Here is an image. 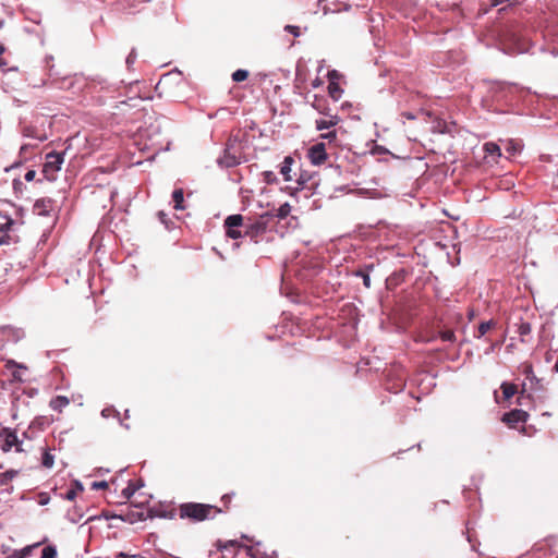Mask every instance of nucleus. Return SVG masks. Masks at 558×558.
Instances as JSON below:
<instances>
[{
    "mask_svg": "<svg viewBox=\"0 0 558 558\" xmlns=\"http://www.w3.org/2000/svg\"><path fill=\"white\" fill-rule=\"evenodd\" d=\"M222 512L221 509L216 506L186 502L179 507V515L181 519H189L193 522L204 521L209 518H214L217 513Z\"/></svg>",
    "mask_w": 558,
    "mask_h": 558,
    "instance_id": "1",
    "label": "nucleus"
},
{
    "mask_svg": "<svg viewBox=\"0 0 558 558\" xmlns=\"http://www.w3.org/2000/svg\"><path fill=\"white\" fill-rule=\"evenodd\" d=\"M279 217V214H265L262 215L256 221L252 222L251 220H244V235H247L252 239L258 236L259 234L276 230L278 221L276 218Z\"/></svg>",
    "mask_w": 558,
    "mask_h": 558,
    "instance_id": "2",
    "label": "nucleus"
},
{
    "mask_svg": "<svg viewBox=\"0 0 558 558\" xmlns=\"http://www.w3.org/2000/svg\"><path fill=\"white\" fill-rule=\"evenodd\" d=\"M241 143L242 142L235 141L227 142L225 155L222 158V162L227 168L240 165L243 160H245V155Z\"/></svg>",
    "mask_w": 558,
    "mask_h": 558,
    "instance_id": "3",
    "label": "nucleus"
},
{
    "mask_svg": "<svg viewBox=\"0 0 558 558\" xmlns=\"http://www.w3.org/2000/svg\"><path fill=\"white\" fill-rule=\"evenodd\" d=\"M223 227L227 236L231 239H239L244 236V217L242 215H231L225 219Z\"/></svg>",
    "mask_w": 558,
    "mask_h": 558,
    "instance_id": "4",
    "label": "nucleus"
},
{
    "mask_svg": "<svg viewBox=\"0 0 558 558\" xmlns=\"http://www.w3.org/2000/svg\"><path fill=\"white\" fill-rule=\"evenodd\" d=\"M487 93L493 100H502L507 98V93L515 86L514 83L502 82V81H484Z\"/></svg>",
    "mask_w": 558,
    "mask_h": 558,
    "instance_id": "5",
    "label": "nucleus"
},
{
    "mask_svg": "<svg viewBox=\"0 0 558 558\" xmlns=\"http://www.w3.org/2000/svg\"><path fill=\"white\" fill-rule=\"evenodd\" d=\"M0 439L2 441L1 449L4 452L10 451L12 448L15 449L16 452H23L22 441L19 440L15 430L9 427L0 428Z\"/></svg>",
    "mask_w": 558,
    "mask_h": 558,
    "instance_id": "6",
    "label": "nucleus"
},
{
    "mask_svg": "<svg viewBox=\"0 0 558 558\" xmlns=\"http://www.w3.org/2000/svg\"><path fill=\"white\" fill-rule=\"evenodd\" d=\"M63 160V154L57 151L48 153L46 155V162L43 169L45 177L49 180H52L54 173L61 169Z\"/></svg>",
    "mask_w": 558,
    "mask_h": 558,
    "instance_id": "7",
    "label": "nucleus"
},
{
    "mask_svg": "<svg viewBox=\"0 0 558 558\" xmlns=\"http://www.w3.org/2000/svg\"><path fill=\"white\" fill-rule=\"evenodd\" d=\"M307 158L313 166L323 165L328 159L326 144L324 142H317L311 146L307 150Z\"/></svg>",
    "mask_w": 558,
    "mask_h": 558,
    "instance_id": "8",
    "label": "nucleus"
},
{
    "mask_svg": "<svg viewBox=\"0 0 558 558\" xmlns=\"http://www.w3.org/2000/svg\"><path fill=\"white\" fill-rule=\"evenodd\" d=\"M298 171H294V185L289 184L284 187H281V192L286 191L291 196H294L296 192L304 189L305 184L312 179V175L307 171H302L300 167H298Z\"/></svg>",
    "mask_w": 558,
    "mask_h": 558,
    "instance_id": "9",
    "label": "nucleus"
},
{
    "mask_svg": "<svg viewBox=\"0 0 558 558\" xmlns=\"http://www.w3.org/2000/svg\"><path fill=\"white\" fill-rule=\"evenodd\" d=\"M529 418V413L523 411V410H519V409H514V410H511L507 413H505L502 415V422L508 424L510 427H514L517 424L519 423H525Z\"/></svg>",
    "mask_w": 558,
    "mask_h": 558,
    "instance_id": "10",
    "label": "nucleus"
},
{
    "mask_svg": "<svg viewBox=\"0 0 558 558\" xmlns=\"http://www.w3.org/2000/svg\"><path fill=\"white\" fill-rule=\"evenodd\" d=\"M525 381L523 384L524 389L529 387L530 390H543L542 379L537 378L533 372L532 365H527L524 368Z\"/></svg>",
    "mask_w": 558,
    "mask_h": 558,
    "instance_id": "11",
    "label": "nucleus"
},
{
    "mask_svg": "<svg viewBox=\"0 0 558 558\" xmlns=\"http://www.w3.org/2000/svg\"><path fill=\"white\" fill-rule=\"evenodd\" d=\"M53 210V201L49 197L37 199L34 204V213L38 216H49Z\"/></svg>",
    "mask_w": 558,
    "mask_h": 558,
    "instance_id": "12",
    "label": "nucleus"
},
{
    "mask_svg": "<svg viewBox=\"0 0 558 558\" xmlns=\"http://www.w3.org/2000/svg\"><path fill=\"white\" fill-rule=\"evenodd\" d=\"M296 165V161L290 157V156H287L284 157L283 159V162L281 165V175L283 177V180L286 182H293L294 183V180H295V177H294V171L292 166Z\"/></svg>",
    "mask_w": 558,
    "mask_h": 558,
    "instance_id": "13",
    "label": "nucleus"
},
{
    "mask_svg": "<svg viewBox=\"0 0 558 558\" xmlns=\"http://www.w3.org/2000/svg\"><path fill=\"white\" fill-rule=\"evenodd\" d=\"M70 404V399L65 396H57L52 398L49 402V407L58 412L62 413L63 409Z\"/></svg>",
    "mask_w": 558,
    "mask_h": 558,
    "instance_id": "14",
    "label": "nucleus"
},
{
    "mask_svg": "<svg viewBox=\"0 0 558 558\" xmlns=\"http://www.w3.org/2000/svg\"><path fill=\"white\" fill-rule=\"evenodd\" d=\"M327 116H328L327 119L316 120L315 124H316V129L318 131L328 130L338 124L339 118L337 116H332V114H327Z\"/></svg>",
    "mask_w": 558,
    "mask_h": 558,
    "instance_id": "15",
    "label": "nucleus"
},
{
    "mask_svg": "<svg viewBox=\"0 0 558 558\" xmlns=\"http://www.w3.org/2000/svg\"><path fill=\"white\" fill-rule=\"evenodd\" d=\"M531 331H532V327H531V324L529 322H521L520 324H518V329H517V332L519 333L520 336V341L521 342H527V339L526 337L531 335Z\"/></svg>",
    "mask_w": 558,
    "mask_h": 558,
    "instance_id": "16",
    "label": "nucleus"
},
{
    "mask_svg": "<svg viewBox=\"0 0 558 558\" xmlns=\"http://www.w3.org/2000/svg\"><path fill=\"white\" fill-rule=\"evenodd\" d=\"M484 151L488 156L497 157L499 158L501 156V149L499 145L495 142H487L484 144Z\"/></svg>",
    "mask_w": 558,
    "mask_h": 558,
    "instance_id": "17",
    "label": "nucleus"
},
{
    "mask_svg": "<svg viewBox=\"0 0 558 558\" xmlns=\"http://www.w3.org/2000/svg\"><path fill=\"white\" fill-rule=\"evenodd\" d=\"M19 474L16 470H8L0 473V486H8Z\"/></svg>",
    "mask_w": 558,
    "mask_h": 558,
    "instance_id": "18",
    "label": "nucleus"
},
{
    "mask_svg": "<svg viewBox=\"0 0 558 558\" xmlns=\"http://www.w3.org/2000/svg\"><path fill=\"white\" fill-rule=\"evenodd\" d=\"M497 325V323L494 320V319H489V320H486V322H482L477 328V333L475 335V338H482L483 336L486 335V332L492 329L493 327H495Z\"/></svg>",
    "mask_w": 558,
    "mask_h": 558,
    "instance_id": "19",
    "label": "nucleus"
},
{
    "mask_svg": "<svg viewBox=\"0 0 558 558\" xmlns=\"http://www.w3.org/2000/svg\"><path fill=\"white\" fill-rule=\"evenodd\" d=\"M172 201L174 203V209H183L184 194L182 189H177L172 193Z\"/></svg>",
    "mask_w": 558,
    "mask_h": 558,
    "instance_id": "20",
    "label": "nucleus"
},
{
    "mask_svg": "<svg viewBox=\"0 0 558 558\" xmlns=\"http://www.w3.org/2000/svg\"><path fill=\"white\" fill-rule=\"evenodd\" d=\"M501 389L505 400L511 399L517 393V386L514 384L505 381L501 384Z\"/></svg>",
    "mask_w": 558,
    "mask_h": 558,
    "instance_id": "21",
    "label": "nucleus"
},
{
    "mask_svg": "<svg viewBox=\"0 0 558 558\" xmlns=\"http://www.w3.org/2000/svg\"><path fill=\"white\" fill-rule=\"evenodd\" d=\"M14 221L10 217H1L0 221V234L8 233L11 230Z\"/></svg>",
    "mask_w": 558,
    "mask_h": 558,
    "instance_id": "22",
    "label": "nucleus"
},
{
    "mask_svg": "<svg viewBox=\"0 0 558 558\" xmlns=\"http://www.w3.org/2000/svg\"><path fill=\"white\" fill-rule=\"evenodd\" d=\"M438 336L445 342H454L456 341L454 331L451 329L441 330V331H439Z\"/></svg>",
    "mask_w": 558,
    "mask_h": 558,
    "instance_id": "23",
    "label": "nucleus"
},
{
    "mask_svg": "<svg viewBox=\"0 0 558 558\" xmlns=\"http://www.w3.org/2000/svg\"><path fill=\"white\" fill-rule=\"evenodd\" d=\"M120 518L130 523H134L136 521H142L145 519L144 513H142V512H131V513H128L125 517H120Z\"/></svg>",
    "mask_w": 558,
    "mask_h": 558,
    "instance_id": "24",
    "label": "nucleus"
},
{
    "mask_svg": "<svg viewBox=\"0 0 558 558\" xmlns=\"http://www.w3.org/2000/svg\"><path fill=\"white\" fill-rule=\"evenodd\" d=\"M41 463L45 468L50 469L53 466L54 457L48 450H45Z\"/></svg>",
    "mask_w": 558,
    "mask_h": 558,
    "instance_id": "25",
    "label": "nucleus"
},
{
    "mask_svg": "<svg viewBox=\"0 0 558 558\" xmlns=\"http://www.w3.org/2000/svg\"><path fill=\"white\" fill-rule=\"evenodd\" d=\"M313 107L322 114H328L327 113V106H326V100L324 98H316L315 101L313 102Z\"/></svg>",
    "mask_w": 558,
    "mask_h": 558,
    "instance_id": "26",
    "label": "nucleus"
},
{
    "mask_svg": "<svg viewBox=\"0 0 558 558\" xmlns=\"http://www.w3.org/2000/svg\"><path fill=\"white\" fill-rule=\"evenodd\" d=\"M328 92H329V95L335 99V100H338L339 97H340V93L342 92L338 84H336L335 82H330L329 85H328Z\"/></svg>",
    "mask_w": 558,
    "mask_h": 558,
    "instance_id": "27",
    "label": "nucleus"
},
{
    "mask_svg": "<svg viewBox=\"0 0 558 558\" xmlns=\"http://www.w3.org/2000/svg\"><path fill=\"white\" fill-rule=\"evenodd\" d=\"M248 77V71L239 69L232 74V80L234 82H243Z\"/></svg>",
    "mask_w": 558,
    "mask_h": 558,
    "instance_id": "28",
    "label": "nucleus"
},
{
    "mask_svg": "<svg viewBox=\"0 0 558 558\" xmlns=\"http://www.w3.org/2000/svg\"><path fill=\"white\" fill-rule=\"evenodd\" d=\"M41 558H57V549L53 546H46L41 551Z\"/></svg>",
    "mask_w": 558,
    "mask_h": 558,
    "instance_id": "29",
    "label": "nucleus"
},
{
    "mask_svg": "<svg viewBox=\"0 0 558 558\" xmlns=\"http://www.w3.org/2000/svg\"><path fill=\"white\" fill-rule=\"evenodd\" d=\"M82 490H83L82 485L80 483H76V487L75 488H72V489L66 492L65 498L68 500H74L76 495H77V492H82Z\"/></svg>",
    "mask_w": 558,
    "mask_h": 558,
    "instance_id": "30",
    "label": "nucleus"
},
{
    "mask_svg": "<svg viewBox=\"0 0 558 558\" xmlns=\"http://www.w3.org/2000/svg\"><path fill=\"white\" fill-rule=\"evenodd\" d=\"M355 276L361 277L363 279V284L365 288H367V289L371 288V277L367 272H365L363 270H359L355 272Z\"/></svg>",
    "mask_w": 558,
    "mask_h": 558,
    "instance_id": "31",
    "label": "nucleus"
},
{
    "mask_svg": "<svg viewBox=\"0 0 558 558\" xmlns=\"http://www.w3.org/2000/svg\"><path fill=\"white\" fill-rule=\"evenodd\" d=\"M283 29L293 37H299L301 35V28L296 25H286Z\"/></svg>",
    "mask_w": 558,
    "mask_h": 558,
    "instance_id": "32",
    "label": "nucleus"
},
{
    "mask_svg": "<svg viewBox=\"0 0 558 558\" xmlns=\"http://www.w3.org/2000/svg\"><path fill=\"white\" fill-rule=\"evenodd\" d=\"M136 487L133 484H129L123 490L122 495L124 498L130 499L136 492Z\"/></svg>",
    "mask_w": 558,
    "mask_h": 558,
    "instance_id": "33",
    "label": "nucleus"
},
{
    "mask_svg": "<svg viewBox=\"0 0 558 558\" xmlns=\"http://www.w3.org/2000/svg\"><path fill=\"white\" fill-rule=\"evenodd\" d=\"M320 138L328 141V143H332L337 140V132L335 130L329 131L320 135Z\"/></svg>",
    "mask_w": 558,
    "mask_h": 558,
    "instance_id": "34",
    "label": "nucleus"
},
{
    "mask_svg": "<svg viewBox=\"0 0 558 558\" xmlns=\"http://www.w3.org/2000/svg\"><path fill=\"white\" fill-rule=\"evenodd\" d=\"M291 211V207L288 203H283L281 204V209H280V215H281V220L284 219Z\"/></svg>",
    "mask_w": 558,
    "mask_h": 558,
    "instance_id": "35",
    "label": "nucleus"
},
{
    "mask_svg": "<svg viewBox=\"0 0 558 558\" xmlns=\"http://www.w3.org/2000/svg\"><path fill=\"white\" fill-rule=\"evenodd\" d=\"M264 179L267 183H275L277 178H276V174L274 172H270V171H266L264 172Z\"/></svg>",
    "mask_w": 558,
    "mask_h": 558,
    "instance_id": "36",
    "label": "nucleus"
},
{
    "mask_svg": "<svg viewBox=\"0 0 558 558\" xmlns=\"http://www.w3.org/2000/svg\"><path fill=\"white\" fill-rule=\"evenodd\" d=\"M92 488L93 489H107L108 488V483L106 481L94 482L92 484Z\"/></svg>",
    "mask_w": 558,
    "mask_h": 558,
    "instance_id": "37",
    "label": "nucleus"
},
{
    "mask_svg": "<svg viewBox=\"0 0 558 558\" xmlns=\"http://www.w3.org/2000/svg\"><path fill=\"white\" fill-rule=\"evenodd\" d=\"M233 496H234V493L226 494V495L222 496L221 501L223 502V506H225L226 510L229 509V504H230L231 498Z\"/></svg>",
    "mask_w": 558,
    "mask_h": 558,
    "instance_id": "38",
    "label": "nucleus"
},
{
    "mask_svg": "<svg viewBox=\"0 0 558 558\" xmlns=\"http://www.w3.org/2000/svg\"><path fill=\"white\" fill-rule=\"evenodd\" d=\"M136 57H137V56H136V52H135V50L133 49V50L129 53V56L126 57V64H128V66H130V65H131V64L136 60Z\"/></svg>",
    "mask_w": 558,
    "mask_h": 558,
    "instance_id": "39",
    "label": "nucleus"
},
{
    "mask_svg": "<svg viewBox=\"0 0 558 558\" xmlns=\"http://www.w3.org/2000/svg\"><path fill=\"white\" fill-rule=\"evenodd\" d=\"M507 150L511 151L512 154H515L517 151L521 150L520 145H515L513 142H509V146L507 147Z\"/></svg>",
    "mask_w": 558,
    "mask_h": 558,
    "instance_id": "40",
    "label": "nucleus"
},
{
    "mask_svg": "<svg viewBox=\"0 0 558 558\" xmlns=\"http://www.w3.org/2000/svg\"><path fill=\"white\" fill-rule=\"evenodd\" d=\"M10 235L8 233L0 234V245L9 244Z\"/></svg>",
    "mask_w": 558,
    "mask_h": 558,
    "instance_id": "41",
    "label": "nucleus"
},
{
    "mask_svg": "<svg viewBox=\"0 0 558 558\" xmlns=\"http://www.w3.org/2000/svg\"><path fill=\"white\" fill-rule=\"evenodd\" d=\"M35 175H36V171H35V170H28V171L25 173V177H24V178H25V180H26V181H28V182H29V181H33V180H34Z\"/></svg>",
    "mask_w": 558,
    "mask_h": 558,
    "instance_id": "42",
    "label": "nucleus"
},
{
    "mask_svg": "<svg viewBox=\"0 0 558 558\" xmlns=\"http://www.w3.org/2000/svg\"><path fill=\"white\" fill-rule=\"evenodd\" d=\"M402 116H403L405 119H408V120H415V119H416V116H415L414 113H412V112H409V111L403 112V113H402Z\"/></svg>",
    "mask_w": 558,
    "mask_h": 558,
    "instance_id": "43",
    "label": "nucleus"
},
{
    "mask_svg": "<svg viewBox=\"0 0 558 558\" xmlns=\"http://www.w3.org/2000/svg\"><path fill=\"white\" fill-rule=\"evenodd\" d=\"M12 375L15 380L23 381V378L21 377V375L17 371L13 372Z\"/></svg>",
    "mask_w": 558,
    "mask_h": 558,
    "instance_id": "44",
    "label": "nucleus"
},
{
    "mask_svg": "<svg viewBox=\"0 0 558 558\" xmlns=\"http://www.w3.org/2000/svg\"><path fill=\"white\" fill-rule=\"evenodd\" d=\"M158 216H159L160 220H161L162 222H165L166 214H165L163 211H159V213H158Z\"/></svg>",
    "mask_w": 558,
    "mask_h": 558,
    "instance_id": "45",
    "label": "nucleus"
},
{
    "mask_svg": "<svg viewBox=\"0 0 558 558\" xmlns=\"http://www.w3.org/2000/svg\"><path fill=\"white\" fill-rule=\"evenodd\" d=\"M379 153H389L385 147H377Z\"/></svg>",
    "mask_w": 558,
    "mask_h": 558,
    "instance_id": "46",
    "label": "nucleus"
},
{
    "mask_svg": "<svg viewBox=\"0 0 558 558\" xmlns=\"http://www.w3.org/2000/svg\"><path fill=\"white\" fill-rule=\"evenodd\" d=\"M336 75H337V71H336V70H333V71L329 72V77H330V78H332V77H333V76H336Z\"/></svg>",
    "mask_w": 558,
    "mask_h": 558,
    "instance_id": "47",
    "label": "nucleus"
},
{
    "mask_svg": "<svg viewBox=\"0 0 558 558\" xmlns=\"http://www.w3.org/2000/svg\"><path fill=\"white\" fill-rule=\"evenodd\" d=\"M550 360H551V354L548 352V353L546 354V361H547V362H549Z\"/></svg>",
    "mask_w": 558,
    "mask_h": 558,
    "instance_id": "48",
    "label": "nucleus"
},
{
    "mask_svg": "<svg viewBox=\"0 0 558 558\" xmlns=\"http://www.w3.org/2000/svg\"><path fill=\"white\" fill-rule=\"evenodd\" d=\"M5 64L7 63L2 59H0V69H2Z\"/></svg>",
    "mask_w": 558,
    "mask_h": 558,
    "instance_id": "49",
    "label": "nucleus"
},
{
    "mask_svg": "<svg viewBox=\"0 0 558 558\" xmlns=\"http://www.w3.org/2000/svg\"><path fill=\"white\" fill-rule=\"evenodd\" d=\"M9 364H13L15 366H19L20 368H25L23 365H16V363H14V362H9Z\"/></svg>",
    "mask_w": 558,
    "mask_h": 558,
    "instance_id": "50",
    "label": "nucleus"
},
{
    "mask_svg": "<svg viewBox=\"0 0 558 558\" xmlns=\"http://www.w3.org/2000/svg\"><path fill=\"white\" fill-rule=\"evenodd\" d=\"M350 9H351V5H350V4H347V5L344 7V11H349Z\"/></svg>",
    "mask_w": 558,
    "mask_h": 558,
    "instance_id": "51",
    "label": "nucleus"
},
{
    "mask_svg": "<svg viewBox=\"0 0 558 558\" xmlns=\"http://www.w3.org/2000/svg\"><path fill=\"white\" fill-rule=\"evenodd\" d=\"M555 369H556V372L558 373V360H557V361H556V363H555Z\"/></svg>",
    "mask_w": 558,
    "mask_h": 558,
    "instance_id": "52",
    "label": "nucleus"
},
{
    "mask_svg": "<svg viewBox=\"0 0 558 558\" xmlns=\"http://www.w3.org/2000/svg\"><path fill=\"white\" fill-rule=\"evenodd\" d=\"M470 319L473 317V312L469 314Z\"/></svg>",
    "mask_w": 558,
    "mask_h": 558,
    "instance_id": "53",
    "label": "nucleus"
},
{
    "mask_svg": "<svg viewBox=\"0 0 558 558\" xmlns=\"http://www.w3.org/2000/svg\"><path fill=\"white\" fill-rule=\"evenodd\" d=\"M2 23H3V22H2V21H0V27L2 26Z\"/></svg>",
    "mask_w": 558,
    "mask_h": 558,
    "instance_id": "54",
    "label": "nucleus"
}]
</instances>
